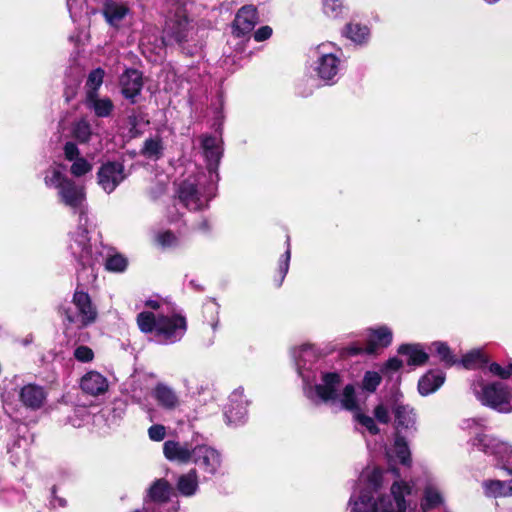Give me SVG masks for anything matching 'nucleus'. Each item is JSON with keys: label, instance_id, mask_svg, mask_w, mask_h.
I'll use <instances>...</instances> for the list:
<instances>
[{"label": "nucleus", "instance_id": "15", "mask_svg": "<svg viewBox=\"0 0 512 512\" xmlns=\"http://www.w3.org/2000/svg\"><path fill=\"white\" fill-rule=\"evenodd\" d=\"M151 396L156 404L167 412H174L182 406L179 393L165 382L156 383L151 390Z\"/></svg>", "mask_w": 512, "mask_h": 512}, {"label": "nucleus", "instance_id": "59", "mask_svg": "<svg viewBox=\"0 0 512 512\" xmlns=\"http://www.w3.org/2000/svg\"><path fill=\"white\" fill-rule=\"evenodd\" d=\"M479 422L476 419H466L462 422L463 429H473L474 427H478Z\"/></svg>", "mask_w": 512, "mask_h": 512}, {"label": "nucleus", "instance_id": "51", "mask_svg": "<svg viewBox=\"0 0 512 512\" xmlns=\"http://www.w3.org/2000/svg\"><path fill=\"white\" fill-rule=\"evenodd\" d=\"M72 162L73 163L70 167V172L75 177H81V176L91 172V170L93 168L92 164L84 157L75 159Z\"/></svg>", "mask_w": 512, "mask_h": 512}, {"label": "nucleus", "instance_id": "19", "mask_svg": "<svg viewBox=\"0 0 512 512\" xmlns=\"http://www.w3.org/2000/svg\"><path fill=\"white\" fill-rule=\"evenodd\" d=\"M80 388L85 394L101 396L108 391L109 381L102 373L96 370H90L82 376Z\"/></svg>", "mask_w": 512, "mask_h": 512}, {"label": "nucleus", "instance_id": "48", "mask_svg": "<svg viewBox=\"0 0 512 512\" xmlns=\"http://www.w3.org/2000/svg\"><path fill=\"white\" fill-rule=\"evenodd\" d=\"M431 349H433L439 356L440 360L446 363L447 365L451 366L456 363V360L446 343L434 342L431 345Z\"/></svg>", "mask_w": 512, "mask_h": 512}, {"label": "nucleus", "instance_id": "1", "mask_svg": "<svg viewBox=\"0 0 512 512\" xmlns=\"http://www.w3.org/2000/svg\"><path fill=\"white\" fill-rule=\"evenodd\" d=\"M382 481L381 469L365 470L361 475L364 487L351 495L349 512H406L405 497L411 494V485L405 481H395L391 485L390 494L376 497Z\"/></svg>", "mask_w": 512, "mask_h": 512}, {"label": "nucleus", "instance_id": "21", "mask_svg": "<svg viewBox=\"0 0 512 512\" xmlns=\"http://www.w3.org/2000/svg\"><path fill=\"white\" fill-rule=\"evenodd\" d=\"M163 454L169 461L187 464L191 461L193 446L187 442L168 440L163 444Z\"/></svg>", "mask_w": 512, "mask_h": 512}, {"label": "nucleus", "instance_id": "3", "mask_svg": "<svg viewBox=\"0 0 512 512\" xmlns=\"http://www.w3.org/2000/svg\"><path fill=\"white\" fill-rule=\"evenodd\" d=\"M1 399L5 408L21 406L30 411L41 409L47 399V392L41 385L25 382L20 375L3 380Z\"/></svg>", "mask_w": 512, "mask_h": 512}, {"label": "nucleus", "instance_id": "7", "mask_svg": "<svg viewBox=\"0 0 512 512\" xmlns=\"http://www.w3.org/2000/svg\"><path fill=\"white\" fill-rule=\"evenodd\" d=\"M68 248L83 267H93L99 262L100 253L90 242L87 217H81L77 227L70 232Z\"/></svg>", "mask_w": 512, "mask_h": 512}, {"label": "nucleus", "instance_id": "22", "mask_svg": "<svg viewBox=\"0 0 512 512\" xmlns=\"http://www.w3.org/2000/svg\"><path fill=\"white\" fill-rule=\"evenodd\" d=\"M258 21L256 8L249 5L242 7L233 22V33L240 37L250 33Z\"/></svg>", "mask_w": 512, "mask_h": 512}, {"label": "nucleus", "instance_id": "36", "mask_svg": "<svg viewBox=\"0 0 512 512\" xmlns=\"http://www.w3.org/2000/svg\"><path fill=\"white\" fill-rule=\"evenodd\" d=\"M488 361L489 358L483 349H473L463 355L461 359V363L466 369H481L483 371H485Z\"/></svg>", "mask_w": 512, "mask_h": 512}, {"label": "nucleus", "instance_id": "24", "mask_svg": "<svg viewBox=\"0 0 512 512\" xmlns=\"http://www.w3.org/2000/svg\"><path fill=\"white\" fill-rule=\"evenodd\" d=\"M385 454L389 460L398 461L406 466L411 464L409 445L401 433H395L393 443L385 448Z\"/></svg>", "mask_w": 512, "mask_h": 512}, {"label": "nucleus", "instance_id": "62", "mask_svg": "<svg viewBox=\"0 0 512 512\" xmlns=\"http://www.w3.org/2000/svg\"><path fill=\"white\" fill-rule=\"evenodd\" d=\"M395 382H396V385H398V384H399V382H400V376H399V375H397V376H396V380H395Z\"/></svg>", "mask_w": 512, "mask_h": 512}, {"label": "nucleus", "instance_id": "17", "mask_svg": "<svg viewBox=\"0 0 512 512\" xmlns=\"http://www.w3.org/2000/svg\"><path fill=\"white\" fill-rule=\"evenodd\" d=\"M102 14L110 26L118 29L132 16V10L123 0H104Z\"/></svg>", "mask_w": 512, "mask_h": 512}, {"label": "nucleus", "instance_id": "37", "mask_svg": "<svg viewBox=\"0 0 512 512\" xmlns=\"http://www.w3.org/2000/svg\"><path fill=\"white\" fill-rule=\"evenodd\" d=\"M163 143L160 137H151L144 141L140 154L151 160H158L163 154Z\"/></svg>", "mask_w": 512, "mask_h": 512}, {"label": "nucleus", "instance_id": "60", "mask_svg": "<svg viewBox=\"0 0 512 512\" xmlns=\"http://www.w3.org/2000/svg\"><path fill=\"white\" fill-rule=\"evenodd\" d=\"M134 512H150L149 504L147 503L146 506L143 507V509L135 510Z\"/></svg>", "mask_w": 512, "mask_h": 512}, {"label": "nucleus", "instance_id": "57", "mask_svg": "<svg viewBox=\"0 0 512 512\" xmlns=\"http://www.w3.org/2000/svg\"><path fill=\"white\" fill-rule=\"evenodd\" d=\"M272 35V28L269 26H262L254 33V39L257 42L267 40Z\"/></svg>", "mask_w": 512, "mask_h": 512}, {"label": "nucleus", "instance_id": "2", "mask_svg": "<svg viewBox=\"0 0 512 512\" xmlns=\"http://www.w3.org/2000/svg\"><path fill=\"white\" fill-rule=\"evenodd\" d=\"M139 330L150 334L163 345L175 344L184 337L187 331V320L184 315L174 310L166 315L155 317L151 311H142L136 317Z\"/></svg>", "mask_w": 512, "mask_h": 512}, {"label": "nucleus", "instance_id": "39", "mask_svg": "<svg viewBox=\"0 0 512 512\" xmlns=\"http://www.w3.org/2000/svg\"><path fill=\"white\" fill-rule=\"evenodd\" d=\"M344 34L354 43L363 44L368 40L370 32L366 26H362L358 23H349L345 27Z\"/></svg>", "mask_w": 512, "mask_h": 512}, {"label": "nucleus", "instance_id": "43", "mask_svg": "<svg viewBox=\"0 0 512 512\" xmlns=\"http://www.w3.org/2000/svg\"><path fill=\"white\" fill-rule=\"evenodd\" d=\"M382 381V376L377 371H366L361 381V389L363 392L374 393Z\"/></svg>", "mask_w": 512, "mask_h": 512}, {"label": "nucleus", "instance_id": "54", "mask_svg": "<svg viewBox=\"0 0 512 512\" xmlns=\"http://www.w3.org/2000/svg\"><path fill=\"white\" fill-rule=\"evenodd\" d=\"M75 359L79 362L88 363L94 359L93 350L85 345H80L75 348L73 353Z\"/></svg>", "mask_w": 512, "mask_h": 512}, {"label": "nucleus", "instance_id": "53", "mask_svg": "<svg viewBox=\"0 0 512 512\" xmlns=\"http://www.w3.org/2000/svg\"><path fill=\"white\" fill-rule=\"evenodd\" d=\"M105 72L101 68H97L90 72L86 85L90 89L88 92L96 93L103 83Z\"/></svg>", "mask_w": 512, "mask_h": 512}, {"label": "nucleus", "instance_id": "32", "mask_svg": "<svg viewBox=\"0 0 512 512\" xmlns=\"http://www.w3.org/2000/svg\"><path fill=\"white\" fill-rule=\"evenodd\" d=\"M86 104L89 109L94 111L97 117H108L114 109L113 102L109 98H100L94 92L87 93Z\"/></svg>", "mask_w": 512, "mask_h": 512}, {"label": "nucleus", "instance_id": "64", "mask_svg": "<svg viewBox=\"0 0 512 512\" xmlns=\"http://www.w3.org/2000/svg\"><path fill=\"white\" fill-rule=\"evenodd\" d=\"M163 51H164V48L163 47H159V52L158 53L160 54Z\"/></svg>", "mask_w": 512, "mask_h": 512}, {"label": "nucleus", "instance_id": "14", "mask_svg": "<svg viewBox=\"0 0 512 512\" xmlns=\"http://www.w3.org/2000/svg\"><path fill=\"white\" fill-rule=\"evenodd\" d=\"M248 401L245 398L243 388L235 389L229 396L224 410L225 421L228 425H239L247 416Z\"/></svg>", "mask_w": 512, "mask_h": 512}, {"label": "nucleus", "instance_id": "45", "mask_svg": "<svg viewBox=\"0 0 512 512\" xmlns=\"http://www.w3.org/2000/svg\"><path fill=\"white\" fill-rule=\"evenodd\" d=\"M73 135L82 143L88 142L92 135L91 126L88 121L85 119L77 121L73 126Z\"/></svg>", "mask_w": 512, "mask_h": 512}, {"label": "nucleus", "instance_id": "63", "mask_svg": "<svg viewBox=\"0 0 512 512\" xmlns=\"http://www.w3.org/2000/svg\"><path fill=\"white\" fill-rule=\"evenodd\" d=\"M360 350H361V349H354V350L352 351V353H353V354H357V353H359V352H360Z\"/></svg>", "mask_w": 512, "mask_h": 512}, {"label": "nucleus", "instance_id": "46", "mask_svg": "<svg viewBox=\"0 0 512 512\" xmlns=\"http://www.w3.org/2000/svg\"><path fill=\"white\" fill-rule=\"evenodd\" d=\"M287 248L286 251L280 256L278 260V273H279V282L278 286H280L288 273L290 259H291V249H290V240L287 238Z\"/></svg>", "mask_w": 512, "mask_h": 512}, {"label": "nucleus", "instance_id": "38", "mask_svg": "<svg viewBox=\"0 0 512 512\" xmlns=\"http://www.w3.org/2000/svg\"><path fill=\"white\" fill-rule=\"evenodd\" d=\"M392 388L389 393L375 406L373 410L374 418L381 424H388L391 420Z\"/></svg>", "mask_w": 512, "mask_h": 512}, {"label": "nucleus", "instance_id": "16", "mask_svg": "<svg viewBox=\"0 0 512 512\" xmlns=\"http://www.w3.org/2000/svg\"><path fill=\"white\" fill-rule=\"evenodd\" d=\"M125 178L124 165L120 162H106L97 172L98 184L103 190L113 191Z\"/></svg>", "mask_w": 512, "mask_h": 512}, {"label": "nucleus", "instance_id": "11", "mask_svg": "<svg viewBox=\"0 0 512 512\" xmlns=\"http://www.w3.org/2000/svg\"><path fill=\"white\" fill-rule=\"evenodd\" d=\"M390 404L394 414L396 433H401L402 431L407 433L416 432L417 413L412 406L404 402V396L396 385L392 387Z\"/></svg>", "mask_w": 512, "mask_h": 512}, {"label": "nucleus", "instance_id": "29", "mask_svg": "<svg viewBox=\"0 0 512 512\" xmlns=\"http://www.w3.org/2000/svg\"><path fill=\"white\" fill-rule=\"evenodd\" d=\"M445 375L439 371H429L418 382V391L422 396L436 392L444 383Z\"/></svg>", "mask_w": 512, "mask_h": 512}, {"label": "nucleus", "instance_id": "6", "mask_svg": "<svg viewBox=\"0 0 512 512\" xmlns=\"http://www.w3.org/2000/svg\"><path fill=\"white\" fill-rule=\"evenodd\" d=\"M472 387L482 405L500 413L512 412V388L505 382L479 379Z\"/></svg>", "mask_w": 512, "mask_h": 512}, {"label": "nucleus", "instance_id": "13", "mask_svg": "<svg viewBox=\"0 0 512 512\" xmlns=\"http://www.w3.org/2000/svg\"><path fill=\"white\" fill-rule=\"evenodd\" d=\"M187 33L188 19L186 10L181 6H176L174 11L169 13L165 22L162 44L181 43L186 39Z\"/></svg>", "mask_w": 512, "mask_h": 512}, {"label": "nucleus", "instance_id": "41", "mask_svg": "<svg viewBox=\"0 0 512 512\" xmlns=\"http://www.w3.org/2000/svg\"><path fill=\"white\" fill-rule=\"evenodd\" d=\"M128 258L118 252H114L106 258L105 268L110 272L122 273L128 267Z\"/></svg>", "mask_w": 512, "mask_h": 512}, {"label": "nucleus", "instance_id": "58", "mask_svg": "<svg viewBox=\"0 0 512 512\" xmlns=\"http://www.w3.org/2000/svg\"><path fill=\"white\" fill-rule=\"evenodd\" d=\"M77 0H67V7L73 20L80 16V12L76 8Z\"/></svg>", "mask_w": 512, "mask_h": 512}, {"label": "nucleus", "instance_id": "8", "mask_svg": "<svg viewBox=\"0 0 512 512\" xmlns=\"http://www.w3.org/2000/svg\"><path fill=\"white\" fill-rule=\"evenodd\" d=\"M341 384L340 374L336 372H323L319 384L313 385V382L303 383V390L305 396L312 402L336 405Z\"/></svg>", "mask_w": 512, "mask_h": 512}, {"label": "nucleus", "instance_id": "20", "mask_svg": "<svg viewBox=\"0 0 512 512\" xmlns=\"http://www.w3.org/2000/svg\"><path fill=\"white\" fill-rule=\"evenodd\" d=\"M44 181L49 189L59 192H74V182L67 178L61 165H52L45 171Z\"/></svg>", "mask_w": 512, "mask_h": 512}, {"label": "nucleus", "instance_id": "42", "mask_svg": "<svg viewBox=\"0 0 512 512\" xmlns=\"http://www.w3.org/2000/svg\"><path fill=\"white\" fill-rule=\"evenodd\" d=\"M145 307H147L151 312L155 313V317H159L160 315H166L167 313L172 312L174 310V306L162 298H150L145 301Z\"/></svg>", "mask_w": 512, "mask_h": 512}, {"label": "nucleus", "instance_id": "28", "mask_svg": "<svg viewBox=\"0 0 512 512\" xmlns=\"http://www.w3.org/2000/svg\"><path fill=\"white\" fill-rule=\"evenodd\" d=\"M202 148L209 169H215L222 156L221 139L214 136H204L202 138Z\"/></svg>", "mask_w": 512, "mask_h": 512}, {"label": "nucleus", "instance_id": "10", "mask_svg": "<svg viewBox=\"0 0 512 512\" xmlns=\"http://www.w3.org/2000/svg\"><path fill=\"white\" fill-rule=\"evenodd\" d=\"M72 304L75 311L70 308L63 310L65 318L69 323L75 324L78 327H85L96 321L97 309L87 292L76 289L72 298Z\"/></svg>", "mask_w": 512, "mask_h": 512}, {"label": "nucleus", "instance_id": "47", "mask_svg": "<svg viewBox=\"0 0 512 512\" xmlns=\"http://www.w3.org/2000/svg\"><path fill=\"white\" fill-rule=\"evenodd\" d=\"M154 241L162 248H171L178 244L177 236L169 230L157 232L155 234Z\"/></svg>", "mask_w": 512, "mask_h": 512}, {"label": "nucleus", "instance_id": "5", "mask_svg": "<svg viewBox=\"0 0 512 512\" xmlns=\"http://www.w3.org/2000/svg\"><path fill=\"white\" fill-rule=\"evenodd\" d=\"M471 444L485 454L492 455L496 461V467L512 475L511 444L485 433H476L471 439ZM505 486L507 496H512V479L505 481Z\"/></svg>", "mask_w": 512, "mask_h": 512}, {"label": "nucleus", "instance_id": "35", "mask_svg": "<svg viewBox=\"0 0 512 512\" xmlns=\"http://www.w3.org/2000/svg\"><path fill=\"white\" fill-rule=\"evenodd\" d=\"M177 489L183 496H192L198 489V474L196 469H191L182 474L177 481Z\"/></svg>", "mask_w": 512, "mask_h": 512}, {"label": "nucleus", "instance_id": "18", "mask_svg": "<svg viewBox=\"0 0 512 512\" xmlns=\"http://www.w3.org/2000/svg\"><path fill=\"white\" fill-rule=\"evenodd\" d=\"M366 348L368 354L376 353L379 349L388 347L393 340V331L387 325H377L366 330Z\"/></svg>", "mask_w": 512, "mask_h": 512}, {"label": "nucleus", "instance_id": "49", "mask_svg": "<svg viewBox=\"0 0 512 512\" xmlns=\"http://www.w3.org/2000/svg\"><path fill=\"white\" fill-rule=\"evenodd\" d=\"M323 11L330 18H338L344 10L342 0H322Z\"/></svg>", "mask_w": 512, "mask_h": 512}, {"label": "nucleus", "instance_id": "33", "mask_svg": "<svg viewBox=\"0 0 512 512\" xmlns=\"http://www.w3.org/2000/svg\"><path fill=\"white\" fill-rule=\"evenodd\" d=\"M170 493L171 487L167 481L162 479L156 480L148 491L149 501H147L145 505L148 503L151 510L150 502L162 504L169 499Z\"/></svg>", "mask_w": 512, "mask_h": 512}, {"label": "nucleus", "instance_id": "26", "mask_svg": "<svg viewBox=\"0 0 512 512\" xmlns=\"http://www.w3.org/2000/svg\"><path fill=\"white\" fill-rule=\"evenodd\" d=\"M122 93L126 98L133 99L142 89V76L136 69H127L120 78Z\"/></svg>", "mask_w": 512, "mask_h": 512}, {"label": "nucleus", "instance_id": "34", "mask_svg": "<svg viewBox=\"0 0 512 512\" xmlns=\"http://www.w3.org/2000/svg\"><path fill=\"white\" fill-rule=\"evenodd\" d=\"M59 202L73 213L79 214V219L86 216L85 194H59Z\"/></svg>", "mask_w": 512, "mask_h": 512}, {"label": "nucleus", "instance_id": "12", "mask_svg": "<svg viewBox=\"0 0 512 512\" xmlns=\"http://www.w3.org/2000/svg\"><path fill=\"white\" fill-rule=\"evenodd\" d=\"M191 463L195 465V469L199 471L203 477L211 478L221 468L222 454L215 447L206 443L196 444L193 446V454Z\"/></svg>", "mask_w": 512, "mask_h": 512}, {"label": "nucleus", "instance_id": "4", "mask_svg": "<svg viewBox=\"0 0 512 512\" xmlns=\"http://www.w3.org/2000/svg\"><path fill=\"white\" fill-rule=\"evenodd\" d=\"M312 71L325 85L337 83L343 67L340 50L331 42L318 44L309 50Z\"/></svg>", "mask_w": 512, "mask_h": 512}, {"label": "nucleus", "instance_id": "55", "mask_svg": "<svg viewBox=\"0 0 512 512\" xmlns=\"http://www.w3.org/2000/svg\"><path fill=\"white\" fill-rule=\"evenodd\" d=\"M147 433L151 441L160 442L165 439L167 430L162 424H154L148 428Z\"/></svg>", "mask_w": 512, "mask_h": 512}, {"label": "nucleus", "instance_id": "40", "mask_svg": "<svg viewBox=\"0 0 512 512\" xmlns=\"http://www.w3.org/2000/svg\"><path fill=\"white\" fill-rule=\"evenodd\" d=\"M482 488L487 497H507L505 481L488 479L482 482Z\"/></svg>", "mask_w": 512, "mask_h": 512}, {"label": "nucleus", "instance_id": "30", "mask_svg": "<svg viewBox=\"0 0 512 512\" xmlns=\"http://www.w3.org/2000/svg\"><path fill=\"white\" fill-rule=\"evenodd\" d=\"M398 353L405 356L411 366L423 365L428 360V354L421 344H403L398 348Z\"/></svg>", "mask_w": 512, "mask_h": 512}, {"label": "nucleus", "instance_id": "23", "mask_svg": "<svg viewBox=\"0 0 512 512\" xmlns=\"http://www.w3.org/2000/svg\"><path fill=\"white\" fill-rule=\"evenodd\" d=\"M204 312L206 314V321L203 328V333L207 335L205 344L210 346L214 343L215 334L219 329L220 319V305L215 300H209L204 305Z\"/></svg>", "mask_w": 512, "mask_h": 512}, {"label": "nucleus", "instance_id": "52", "mask_svg": "<svg viewBox=\"0 0 512 512\" xmlns=\"http://www.w3.org/2000/svg\"><path fill=\"white\" fill-rule=\"evenodd\" d=\"M402 366L403 362L399 358L393 357L383 364L381 372L385 377L393 379L394 375L400 371Z\"/></svg>", "mask_w": 512, "mask_h": 512}, {"label": "nucleus", "instance_id": "44", "mask_svg": "<svg viewBox=\"0 0 512 512\" xmlns=\"http://www.w3.org/2000/svg\"><path fill=\"white\" fill-rule=\"evenodd\" d=\"M485 371H488L492 376L501 380H506L512 377V361L506 366H502L497 362L488 361Z\"/></svg>", "mask_w": 512, "mask_h": 512}, {"label": "nucleus", "instance_id": "56", "mask_svg": "<svg viewBox=\"0 0 512 512\" xmlns=\"http://www.w3.org/2000/svg\"><path fill=\"white\" fill-rule=\"evenodd\" d=\"M64 155L68 161H74L81 157L77 145L73 142H67L64 145Z\"/></svg>", "mask_w": 512, "mask_h": 512}, {"label": "nucleus", "instance_id": "27", "mask_svg": "<svg viewBox=\"0 0 512 512\" xmlns=\"http://www.w3.org/2000/svg\"><path fill=\"white\" fill-rule=\"evenodd\" d=\"M443 503V496L439 488L433 484H428L423 491V497L420 502V507L409 510L406 512H428L441 506Z\"/></svg>", "mask_w": 512, "mask_h": 512}, {"label": "nucleus", "instance_id": "61", "mask_svg": "<svg viewBox=\"0 0 512 512\" xmlns=\"http://www.w3.org/2000/svg\"><path fill=\"white\" fill-rule=\"evenodd\" d=\"M484 1L488 4H494V3L498 2L499 0H484Z\"/></svg>", "mask_w": 512, "mask_h": 512}, {"label": "nucleus", "instance_id": "9", "mask_svg": "<svg viewBox=\"0 0 512 512\" xmlns=\"http://www.w3.org/2000/svg\"><path fill=\"white\" fill-rule=\"evenodd\" d=\"M290 354L303 383L314 382L317 370L315 365L321 357L319 348L314 344L304 343L292 348Z\"/></svg>", "mask_w": 512, "mask_h": 512}, {"label": "nucleus", "instance_id": "31", "mask_svg": "<svg viewBox=\"0 0 512 512\" xmlns=\"http://www.w3.org/2000/svg\"><path fill=\"white\" fill-rule=\"evenodd\" d=\"M342 409L347 411H360L361 401L357 396L356 388L352 384H347L337 395V403Z\"/></svg>", "mask_w": 512, "mask_h": 512}, {"label": "nucleus", "instance_id": "50", "mask_svg": "<svg viewBox=\"0 0 512 512\" xmlns=\"http://www.w3.org/2000/svg\"><path fill=\"white\" fill-rule=\"evenodd\" d=\"M354 418L370 434L376 435L380 432L373 417L365 415V414L361 413L360 411H356L354 414Z\"/></svg>", "mask_w": 512, "mask_h": 512}, {"label": "nucleus", "instance_id": "25", "mask_svg": "<svg viewBox=\"0 0 512 512\" xmlns=\"http://www.w3.org/2000/svg\"><path fill=\"white\" fill-rule=\"evenodd\" d=\"M173 208L180 213V209L191 211L202 210L209 202L208 194H177L173 196Z\"/></svg>", "mask_w": 512, "mask_h": 512}]
</instances>
